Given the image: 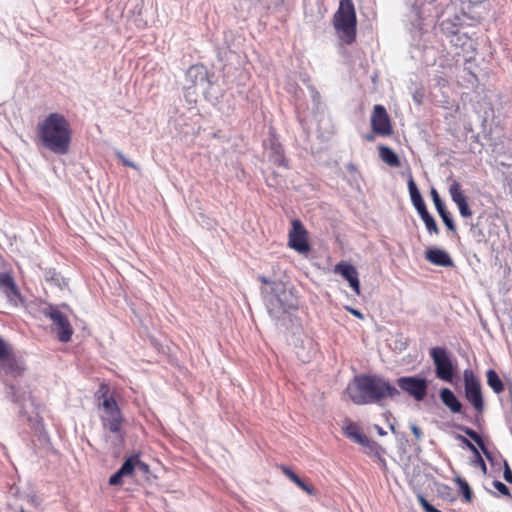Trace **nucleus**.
Instances as JSON below:
<instances>
[{
    "instance_id": "nucleus-1",
    "label": "nucleus",
    "mask_w": 512,
    "mask_h": 512,
    "mask_svg": "<svg viewBox=\"0 0 512 512\" xmlns=\"http://www.w3.org/2000/svg\"><path fill=\"white\" fill-rule=\"evenodd\" d=\"M346 393L354 404L377 403L386 397L395 398L399 390L378 375H358L347 385Z\"/></svg>"
},
{
    "instance_id": "nucleus-2",
    "label": "nucleus",
    "mask_w": 512,
    "mask_h": 512,
    "mask_svg": "<svg viewBox=\"0 0 512 512\" xmlns=\"http://www.w3.org/2000/svg\"><path fill=\"white\" fill-rule=\"evenodd\" d=\"M37 127L43 147L59 155L68 153L71 129L69 122L62 114H49L42 122L38 123Z\"/></svg>"
},
{
    "instance_id": "nucleus-3",
    "label": "nucleus",
    "mask_w": 512,
    "mask_h": 512,
    "mask_svg": "<svg viewBox=\"0 0 512 512\" xmlns=\"http://www.w3.org/2000/svg\"><path fill=\"white\" fill-rule=\"evenodd\" d=\"M265 304L269 315L279 321L298 309V297L294 291L282 282H273L271 291L263 289Z\"/></svg>"
},
{
    "instance_id": "nucleus-4",
    "label": "nucleus",
    "mask_w": 512,
    "mask_h": 512,
    "mask_svg": "<svg viewBox=\"0 0 512 512\" xmlns=\"http://www.w3.org/2000/svg\"><path fill=\"white\" fill-rule=\"evenodd\" d=\"M211 80L208 70L203 65L191 66L186 74L183 84L184 97L190 104L196 103L199 95L207 98Z\"/></svg>"
},
{
    "instance_id": "nucleus-5",
    "label": "nucleus",
    "mask_w": 512,
    "mask_h": 512,
    "mask_svg": "<svg viewBox=\"0 0 512 512\" xmlns=\"http://www.w3.org/2000/svg\"><path fill=\"white\" fill-rule=\"evenodd\" d=\"M334 28L339 38L351 44L356 38V12L352 0H340L338 10L334 14Z\"/></svg>"
},
{
    "instance_id": "nucleus-6",
    "label": "nucleus",
    "mask_w": 512,
    "mask_h": 512,
    "mask_svg": "<svg viewBox=\"0 0 512 512\" xmlns=\"http://www.w3.org/2000/svg\"><path fill=\"white\" fill-rule=\"evenodd\" d=\"M103 401L100 405L101 421L103 428L113 434V442L115 444L123 441L121 426L123 422L121 411L112 396L103 394Z\"/></svg>"
},
{
    "instance_id": "nucleus-7",
    "label": "nucleus",
    "mask_w": 512,
    "mask_h": 512,
    "mask_svg": "<svg viewBox=\"0 0 512 512\" xmlns=\"http://www.w3.org/2000/svg\"><path fill=\"white\" fill-rule=\"evenodd\" d=\"M430 357L433 360L437 378L445 382H452L454 366L447 349L439 346L433 347L430 350Z\"/></svg>"
},
{
    "instance_id": "nucleus-8",
    "label": "nucleus",
    "mask_w": 512,
    "mask_h": 512,
    "mask_svg": "<svg viewBox=\"0 0 512 512\" xmlns=\"http://www.w3.org/2000/svg\"><path fill=\"white\" fill-rule=\"evenodd\" d=\"M42 313L52 321L55 326L58 339L64 343L69 342L73 334V328L67 316L61 312L57 306L53 305L43 307Z\"/></svg>"
},
{
    "instance_id": "nucleus-9",
    "label": "nucleus",
    "mask_w": 512,
    "mask_h": 512,
    "mask_svg": "<svg viewBox=\"0 0 512 512\" xmlns=\"http://www.w3.org/2000/svg\"><path fill=\"white\" fill-rule=\"evenodd\" d=\"M464 386L466 399L473 405L476 411L482 412L484 401L481 386L472 370L464 371Z\"/></svg>"
},
{
    "instance_id": "nucleus-10",
    "label": "nucleus",
    "mask_w": 512,
    "mask_h": 512,
    "mask_svg": "<svg viewBox=\"0 0 512 512\" xmlns=\"http://www.w3.org/2000/svg\"><path fill=\"white\" fill-rule=\"evenodd\" d=\"M397 385L416 401H422L427 394L428 383L424 378L416 376L400 377L397 379Z\"/></svg>"
},
{
    "instance_id": "nucleus-11",
    "label": "nucleus",
    "mask_w": 512,
    "mask_h": 512,
    "mask_svg": "<svg viewBox=\"0 0 512 512\" xmlns=\"http://www.w3.org/2000/svg\"><path fill=\"white\" fill-rule=\"evenodd\" d=\"M288 245L301 254H305L310 250V246L307 242V231L298 219L292 221Z\"/></svg>"
},
{
    "instance_id": "nucleus-12",
    "label": "nucleus",
    "mask_w": 512,
    "mask_h": 512,
    "mask_svg": "<svg viewBox=\"0 0 512 512\" xmlns=\"http://www.w3.org/2000/svg\"><path fill=\"white\" fill-rule=\"evenodd\" d=\"M371 126L375 134L390 136L393 132L389 115L382 105H375L371 115Z\"/></svg>"
},
{
    "instance_id": "nucleus-13",
    "label": "nucleus",
    "mask_w": 512,
    "mask_h": 512,
    "mask_svg": "<svg viewBox=\"0 0 512 512\" xmlns=\"http://www.w3.org/2000/svg\"><path fill=\"white\" fill-rule=\"evenodd\" d=\"M0 290L14 306L23 305L24 300L13 277L7 272H0Z\"/></svg>"
},
{
    "instance_id": "nucleus-14",
    "label": "nucleus",
    "mask_w": 512,
    "mask_h": 512,
    "mask_svg": "<svg viewBox=\"0 0 512 512\" xmlns=\"http://www.w3.org/2000/svg\"><path fill=\"white\" fill-rule=\"evenodd\" d=\"M0 370L12 377L20 376L25 370L23 361L12 353L11 347L0 357Z\"/></svg>"
},
{
    "instance_id": "nucleus-15",
    "label": "nucleus",
    "mask_w": 512,
    "mask_h": 512,
    "mask_svg": "<svg viewBox=\"0 0 512 512\" xmlns=\"http://www.w3.org/2000/svg\"><path fill=\"white\" fill-rule=\"evenodd\" d=\"M449 194L452 201L457 205L460 215L464 218L471 217L472 211L468 206L467 199L463 194L461 184L458 181H451V184L449 186Z\"/></svg>"
},
{
    "instance_id": "nucleus-16",
    "label": "nucleus",
    "mask_w": 512,
    "mask_h": 512,
    "mask_svg": "<svg viewBox=\"0 0 512 512\" xmlns=\"http://www.w3.org/2000/svg\"><path fill=\"white\" fill-rule=\"evenodd\" d=\"M334 271L336 274H340L349 282L350 287L357 295L360 294V281L358 278V272L353 265L346 262H340L335 266Z\"/></svg>"
},
{
    "instance_id": "nucleus-17",
    "label": "nucleus",
    "mask_w": 512,
    "mask_h": 512,
    "mask_svg": "<svg viewBox=\"0 0 512 512\" xmlns=\"http://www.w3.org/2000/svg\"><path fill=\"white\" fill-rule=\"evenodd\" d=\"M425 258L431 264L441 267H453L454 262L450 255L443 249L430 248L425 253Z\"/></svg>"
},
{
    "instance_id": "nucleus-18",
    "label": "nucleus",
    "mask_w": 512,
    "mask_h": 512,
    "mask_svg": "<svg viewBox=\"0 0 512 512\" xmlns=\"http://www.w3.org/2000/svg\"><path fill=\"white\" fill-rule=\"evenodd\" d=\"M408 190H409L411 201H412L415 209L417 210L418 214L420 215V214L424 213L425 211H427L425 202H424V200L417 188V185L412 177H410L408 180Z\"/></svg>"
},
{
    "instance_id": "nucleus-19",
    "label": "nucleus",
    "mask_w": 512,
    "mask_h": 512,
    "mask_svg": "<svg viewBox=\"0 0 512 512\" xmlns=\"http://www.w3.org/2000/svg\"><path fill=\"white\" fill-rule=\"evenodd\" d=\"M440 398L445 406H447L451 412L460 413L462 409L461 402L457 399L455 394L449 388H442L440 391Z\"/></svg>"
},
{
    "instance_id": "nucleus-20",
    "label": "nucleus",
    "mask_w": 512,
    "mask_h": 512,
    "mask_svg": "<svg viewBox=\"0 0 512 512\" xmlns=\"http://www.w3.org/2000/svg\"><path fill=\"white\" fill-rule=\"evenodd\" d=\"M343 430H344L345 435L348 438H350L351 440H353L354 442H356L358 444L364 443L367 441V436H365L361 432L360 428L350 420L344 421Z\"/></svg>"
},
{
    "instance_id": "nucleus-21",
    "label": "nucleus",
    "mask_w": 512,
    "mask_h": 512,
    "mask_svg": "<svg viewBox=\"0 0 512 512\" xmlns=\"http://www.w3.org/2000/svg\"><path fill=\"white\" fill-rule=\"evenodd\" d=\"M282 471L293 483H295L304 492H306L309 495H315L316 494V491L313 488V486L308 485L304 481H302L290 468L283 467Z\"/></svg>"
},
{
    "instance_id": "nucleus-22",
    "label": "nucleus",
    "mask_w": 512,
    "mask_h": 512,
    "mask_svg": "<svg viewBox=\"0 0 512 512\" xmlns=\"http://www.w3.org/2000/svg\"><path fill=\"white\" fill-rule=\"evenodd\" d=\"M379 153L381 160L389 166L398 167L400 165L399 157L391 148L387 146H380Z\"/></svg>"
},
{
    "instance_id": "nucleus-23",
    "label": "nucleus",
    "mask_w": 512,
    "mask_h": 512,
    "mask_svg": "<svg viewBox=\"0 0 512 512\" xmlns=\"http://www.w3.org/2000/svg\"><path fill=\"white\" fill-rule=\"evenodd\" d=\"M487 383L491 387V389L497 394L501 393L504 390L502 380L500 379L496 371H494L493 369H489L487 371Z\"/></svg>"
},
{
    "instance_id": "nucleus-24",
    "label": "nucleus",
    "mask_w": 512,
    "mask_h": 512,
    "mask_svg": "<svg viewBox=\"0 0 512 512\" xmlns=\"http://www.w3.org/2000/svg\"><path fill=\"white\" fill-rule=\"evenodd\" d=\"M420 217H421L422 221L424 222L429 234H435V235L439 234V232H440L439 227H438L434 217L428 211H425L424 213L420 214Z\"/></svg>"
},
{
    "instance_id": "nucleus-25",
    "label": "nucleus",
    "mask_w": 512,
    "mask_h": 512,
    "mask_svg": "<svg viewBox=\"0 0 512 512\" xmlns=\"http://www.w3.org/2000/svg\"><path fill=\"white\" fill-rule=\"evenodd\" d=\"M462 431L480 447V449L483 451L484 455L487 458H490V453L488 452L487 448L485 447V444H484L481 436L476 431H474L473 429L468 428V427H463Z\"/></svg>"
},
{
    "instance_id": "nucleus-26",
    "label": "nucleus",
    "mask_w": 512,
    "mask_h": 512,
    "mask_svg": "<svg viewBox=\"0 0 512 512\" xmlns=\"http://www.w3.org/2000/svg\"><path fill=\"white\" fill-rule=\"evenodd\" d=\"M462 431L480 447V449L483 451L484 455L487 458H490V453L488 452L487 448L485 447V444H484L481 436L476 431H474L473 429L468 428V427H463Z\"/></svg>"
},
{
    "instance_id": "nucleus-27",
    "label": "nucleus",
    "mask_w": 512,
    "mask_h": 512,
    "mask_svg": "<svg viewBox=\"0 0 512 512\" xmlns=\"http://www.w3.org/2000/svg\"><path fill=\"white\" fill-rule=\"evenodd\" d=\"M462 431L480 447V449L483 451L484 455L487 458H490V453L488 452L487 448L485 447V444H484L481 436L476 431H474L473 429L468 428V427H463Z\"/></svg>"
},
{
    "instance_id": "nucleus-28",
    "label": "nucleus",
    "mask_w": 512,
    "mask_h": 512,
    "mask_svg": "<svg viewBox=\"0 0 512 512\" xmlns=\"http://www.w3.org/2000/svg\"><path fill=\"white\" fill-rule=\"evenodd\" d=\"M360 445H362L366 449L367 454L374 455L377 457L381 456L380 446L375 441L370 440L368 437L367 441L364 443H360Z\"/></svg>"
},
{
    "instance_id": "nucleus-29",
    "label": "nucleus",
    "mask_w": 512,
    "mask_h": 512,
    "mask_svg": "<svg viewBox=\"0 0 512 512\" xmlns=\"http://www.w3.org/2000/svg\"><path fill=\"white\" fill-rule=\"evenodd\" d=\"M134 455L128 457L122 466L118 469L124 476H131L135 470Z\"/></svg>"
},
{
    "instance_id": "nucleus-30",
    "label": "nucleus",
    "mask_w": 512,
    "mask_h": 512,
    "mask_svg": "<svg viewBox=\"0 0 512 512\" xmlns=\"http://www.w3.org/2000/svg\"><path fill=\"white\" fill-rule=\"evenodd\" d=\"M431 196H432L433 203H434L435 208L438 213L446 209L445 204L441 200L436 189H434V188L431 189Z\"/></svg>"
},
{
    "instance_id": "nucleus-31",
    "label": "nucleus",
    "mask_w": 512,
    "mask_h": 512,
    "mask_svg": "<svg viewBox=\"0 0 512 512\" xmlns=\"http://www.w3.org/2000/svg\"><path fill=\"white\" fill-rule=\"evenodd\" d=\"M458 484H459V487L462 491V494H463V497L465 499V501H470L471 498H472V491L470 489V486L468 485V483L463 480V479H458Z\"/></svg>"
},
{
    "instance_id": "nucleus-32",
    "label": "nucleus",
    "mask_w": 512,
    "mask_h": 512,
    "mask_svg": "<svg viewBox=\"0 0 512 512\" xmlns=\"http://www.w3.org/2000/svg\"><path fill=\"white\" fill-rule=\"evenodd\" d=\"M438 214L442 218V220H443L444 224L446 225V227L448 228V230L454 231L455 225H454V222L452 220L450 213L445 209V210L439 212Z\"/></svg>"
},
{
    "instance_id": "nucleus-33",
    "label": "nucleus",
    "mask_w": 512,
    "mask_h": 512,
    "mask_svg": "<svg viewBox=\"0 0 512 512\" xmlns=\"http://www.w3.org/2000/svg\"><path fill=\"white\" fill-rule=\"evenodd\" d=\"M273 162L278 166H286L285 158L279 148H276L273 155L271 156Z\"/></svg>"
},
{
    "instance_id": "nucleus-34",
    "label": "nucleus",
    "mask_w": 512,
    "mask_h": 512,
    "mask_svg": "<svg viewBox=\"0 0 512 512\" xmlns=\"http://www.w3.org/2000/svg\"><path fill=\"white\" fill-rule=\"evenodd\" d=\"M134 464H135V469H139L141 470L142 472L146 473L149 471V466L144 463L143 461L140 460V457L138 454H135L134 455Z\"/></svg>"
},
{
    "instance_id": "nucleus-35",
    "label": "nucleus",
    "mask_w": 512,
    "mask_h": 512,
    "mask_svg": "<svg viewBox=\"0 0 512 512\" xmlns=\"http://www.w3.org/2000/svg\"><path fill=\"white\" fill-rule=\"evenodd\" d=\"M474 457H475V459L473 461V464L475 466H479L482 469V471L484 473H486L487 467H486V464H485L483 458L481 457L479 451L474 454Z\"/></svg>"
},
{
    "instance_id": "nucleus-36",
    "label": "nucleus",
    "mask_w": 512,
    "mask_h": 512,
    "mask_svg": "<svg viewBox=\"0 0 512 512\" xmlns=\"http://www.w3.org/2000/svg\"><path fill=\"white\" fill-rule=\"evenodd\" d=\"M493 486L502 494V495H509V489L508 487L502 483L501 481L495 480L493 481Z\"/></svg>"
},
{
    "instance_id": "nucleus-37",
    "label": "nucleus",
    "mask_w": 512,
    "mask_h": 512,
    "mask_svg": "<svg viewBox=\"0 0 512 512\" xmlns=\"http://www.w3.org/2000/svg\"><path fill=\"white\" fill-rule=\"evenodd\" d=\"M125 477L122 473H120V471L118 470L116 473H114L110 479H109V484L110 485H120L122 484V478Z\"/></svg>"
},
{
    "instance_id": "nucleus-38",
    "label": "nucleus",
    "mask_w": 512,
    "mask_h": 512,
    "mask_svg": "<svg viewBox=\"0 0 512 512\" xmlns=\"http://www.w3.org/2000/svg\"><path fill=\"white\" fill-rule=\"evenodd\" d=\"M116 156L121 160L125 166H129L134 169H139L138 165L129 161L120 151L116 152Z\"/></svg>"
},
{
    "instance_id": "nucleus-39",
    "label": "nucleus",
    "mask_w": 512,
    "mask_h": 512,
    "mask_svg": "<svg viewBox=\"0 0 512 512\" xmlns=\"http://www.w3.org/2000/svg\"><path fill=\"white\" fill-rule=\"evenodd\" d=\"M456 438L464 443L473 452V454L478 452L477 448L464 436L458 434Z\"/></svg>"
},
{
    "instance_id": "nucleus-40",
    "label": "nucleus",
    "mask_w": 512,
    "mask_h": 512,
    "mask_svg": "<svg viewBox=\"0 0 512 512\" xmlns=\"http://www.w3.org/2000/svg\"><path fill=\"white\" fill-rule=\"evenodd\" d=\"M419 501L426 512H433L436 509L423 496H419Z\"/></svg>"
},
{
    "instance_id": "nucleus-41",
    "label": "nucleus",
    "mask_w": 512,
    "mask_h": 512,
    "mask_svg": "<svg viewBox=\"0 0 512 512\" xmlns=\"http://www.w3.org/2000/svg\"><path fill=\"white\" fill-rule=\"evenodd\" d=\"M419 501L426 512H433L436 509L423 496H419Z\"/></svg>"
},
{
    "instance_id": "nucleus-42",
    "label": "nucleus",
    "mask_w": 512,
    "mask_h": 512,
    "mask_svg": "<svg viewBox=\"0 0 512 512\" xmlns=\"http://www.w3.org/2000/svg\"><path fill=\"white\" fill-rule=\"evenodd\" d=\"M419 501L426 512H433L436 509L423 496H419Z\"/></svg>"
},
{
    "instance_id": "nucleus-43",
    "label": "nucleus",
    "mask_w": 512,
    "mask_h": 512,
    "mask_svg": "<svg viewBox=\"0 0 512 512\" xmlns=\"http://www.w3.org/2000/svg\"><path fill=\"white\" fill-rule=\"evenodd\" d=\"M503 477H504L505 481H507L508 483H512V471H511L509 465L507 464V462H505V469H504Z\"/></svg>"
},
{
    "instance_id": "nucleus-44",
    "label": "nucleus",
    "mask_w": 512,
    "mask_h": 512,
    "mask_svg": "<svg viewBox=\"0 0 512 512\" xmlns=\"http://www.w3.org/2000/svg\"><path fill=\"white\" fill-rule=\"evenodd\" d=\"M410 428H411V431H412L413 435L415 436V438L417 440H421L423 433L420 430V428L415 424H411Z\"/></svg>"
},
{
    "instance_id": "nucleus-45",
    "label": "nucleus",
    "mask_w": 512,
    "mask_h": 512,
    "mask_svg": "<svg viewBox=\"0 0 512 512\" xmlns=\"http://www.w3.org/2000/svg\"><path fill=\"white\" fill-rule=\"evenodd\" d=\"M9 348L10 346L2 338H0V357L4 356Z\"/></svg>"
},
{
    "instance_id": "nucleus-46",
    "label": "nucleus",
    "mask_w": 512,
    "mask_h": 512,
    "mask_svg": "<svg viewBox=\"0 0 512 512\" xmlns=\"http://www.w3.org/2000/svg\"><path fill=\"white\" fill-rule=\"evenodd\" d=\"M347 310L352 314L354 315L355 317L359 318V319H363L364 316L363 314L357 310V309H354V308H351V307H347Z\"/></svg>"
},
{
    "instance_id": "nucleus-47",
    "label": "nucleus",
    "mask_w": 512,
    "mask_h": 512,
    "mask_svg": "<svg viewBox=\"0 0 512 512\" xmlns=\"http://www.w3.org/2000/svg\"><path fill=\"white\" fill-rule=\"evenodd\" d=\"M258 279H259V281H261L262 283H264V284H266V285H269V286H270V289L272 288V283H273L274 281H271L268 277L261 275V276H259V277H258Z\"/></svg>"
},
{
    "instance_id": "nucleus-48",
    "label": "nucleus",
    "mask_w": 512,
    "mask_h": 512,
    "mask_svg": "<svg viewBox=\"0 0 512 512\" xmlns=\"http://www.w3.org/2000/svg\"><path fill=\"white\" fill-rule=\"evenodd\" d=\"M10 390L12 400L14 402H20V398L16 395L15 387L11 385Z\"/></svg>"
},
{
    "instance_id": "nucleus-49",
    "label": "nucleus",
    "mask_w": 512,
    "mask_h": 512,
    "mask_svg": "<svg viewBox=\"0 0 512 512\" xmlns=\"http://www.w3.org/2000/svg\"><path fill=\"white\" fill-rule=\"evenodd\" d=\"M376 430L379 435H381V436L386 435V432L383 430V428L378 425H376Z\"/></svg>"
},
{
    "instance_id": "nucleus-50",
    "label": "nucleus",
    "mask_w": 512,
    "mask_h": 512,
    "mask_svg": "<svg viewBox=\"0 0 512 512\" xmlns=\"http://www.w3.org/2000/svg\"><path fill=\"white\" fill-rule=\"evenodd\" d=\"M366 139H367L368 141H372L374 138H373V136H372V135H369V136H367V137H366Z\"/></svg>"
},
{
    "instance_id": "nucleus-51",
    "label": "nucleus",
    "mask_w": 512,
    "mask_h": 512,
    "mask_svg": "<svg viewBox=\"0 0 512 512\" xmlns=\"http://www.w3.org/2000/svg\"><path fill=\"white\" fill-rule=\"evenodd\" d=\"M414 99H415L418 103H420L419 96L414 95Z\"/></svg>"
},
{
    "instance_id": "nucleus-52",
    "label": "nucleus",
    "mask_w": 512,
    "mask_h": 512,
    "mask_svg": "<svg viewBox=\"0 0 512 512\" xmlns=\"http://www.w3.org/2000/svg\"><path fill=\"white\" fill-rule=\"evenodd\" d=\"M414 99H415L418 103H420L419 96L414 95Z\"/></svg>"
}]
</instances>
